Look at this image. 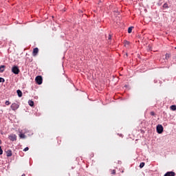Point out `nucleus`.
Here are the masks:
<instances>
[{"mask_svg":"<svg viewBox=\"0 0 176 176\" xmlns=\"http://www.w3.org/2000/svg\"><path fill=\"white\" fill-rule=\"evenodd\" d=\"M12 72L15 75H19L20 73V69L17 66H13L12 68Z\"/></svg>","mask_w":176,"mask_h":176,"instance_id":"1","label":"nucleus"},{"mask_svg":"<svg viewBox=\"0 0 176 176\" xmlns=\"http://www.w3.org/2000/svg\"><path fill=\"white\" fill-rule=\"evenodd\" d=\"M157 133H158V134H162V133H163V126H162V124H158L157 126Z\"/></svg>","mask_w":176,"mask_h":176,"instance_id":"2","label":"nucleus"},{"mask_svg":"<svg viewBox=\"0 0 176 176\" xmlns=\"http://www.w3.org/2000/svg\"><path fill=\"white\" fill-rule=\"evenodd\" d=\"M35 80L38 85H42V80H43L42 76H36Z\"/></svg>","mask_w":176,"mask_h":176,"instance_id":"3","label":"nucleus"},{"mask_svg":"<svg viewBox=\"0 0 176 176\" xmlns=\"http://www.w3.org/2000/svg\"><path fill=\"white\" fill-rule=\"evenodd\" d=\"M19 104H17V103H12L11 104V109H12V111H16V109H19Z\"/></svg>","mask_w":176,"mask_h":176,"instance_id":"4","label":"nucleus"},{"mask_svg":"<svg viewBox=\"0 0 176 176\" xmlns=\"http://www.w3.org/2000/svg\"><path fill=\"white\" fill-rule=\"evenodd\" d=\"M8 138L10 141H17V136L14 134L10 135Z\"/></svg>","mask_w":176,"mask_h":176,"instance_id":"5","label":"nucleus"},{"mask_svg":"<svg viewBox=\"0 0 176 176\" xmlns=\"http://www.w3.org/2000/svg\"><path fill=\"white\" fill-rule=\"evenodd\" d=\"M38 52H39V50L38 49V47L34 48L33 50L32 56H34V57H35L36 56H37Z\"/></svg>","mask_w":176,"mask_h":176,"instance_id":"6","label":"nucleus"},{"mask_svg":"<svg viewBox=\"0 0 176 176\" xmlns=\"http://www.w3.org/2000/svg\"><path fill=\"white\" fill-rule=\"evenodd\" d=\"M7 157H10L13 153H12V150H8L6 151Z\"/></svg>","mask_w":176,"mask_h":176,"instance_id":"7","label":"nucleus"},{"mask_svg":"<svg viewBox=\"0 0 176 176\" xmlns=\"http://www.w3.org/2000/svg\"><path fill=\"white\" fill-rule=\"evenodd\" d=\"M16 93H17V95H18L19 97H23V92H21V91H20V89H18V90L16 91Z\"/></svg>","mask_w":176,"mask_h":176,"instance_id":"8","label":"nucleus"},{"mask_svg":"<svg viewBox=\"0 0 176 176\" xmlns=\"http://www.w3.org/2000/svg\"><path fill=\"white\" fill-rule=\"evenodd\" d=\"M5 71V65L0 66V72H3Z\"/></svg>","mask_w":176,"mask_h":176,"instance_id":"9","label":"nucleus"},{"mask_svg":"<svg viewBox=\"0 0 176 176\" xmlns=\"http://www.w3.org/2000/svg\"><path fill=\"white\" fill-rule=\"evenodd\" d=\"M28 104L30 107H34V101L32 100H29Z\"/></svg>","mask_w":176,"mask_h":176,"instance_id":"10","label":"nucleus"},{"mask_svg":"<svg viewBox=\"0 0 176 176\" xmlns=\"http://www.w3.org/2000/svg\"><path fill=\"white\" fill-rule=\"evenodd\" d=\"M163 8H164L165 9H168V4H167V3H165L163 5Z\"/></svg>","mask_w":176,"mask_h":176,"instance_id":"11","label":"nucleus"},{"mask_svg":"<svg viewBox=\"0 0 176 176\" xmlns=\"http://www.w3.org/2000/svg\"><path fill=\"white\" fill-rule=\"evenodd\" d=\"M133 31V27H130L128 29V33L129 34H131V32Z\"/></svg>","mask_w":176,"mask_h":176,"instance_id":"12","label":"nucleus"},{"mask_svg":"<svg viewBox=\"0 0 176 176\" xmlns=\"http://www.w3.org/2000/svg\"><path fill=\"white\" fill-rule=\"evenodd\" d=\"M170 109H172V111H176V106L175 105L170 106Z\"/></svg>","mask_w":176,"mask_h":176,"instance_id":"13","label":"nucleus"},{"mask_svg":"<svg viewBox=\"0 0 176 176\" xmlns=\"http://www.w3.org/2000/svg\"><path fill=\"white\" fill-rule=\"evenodd\" d=\"M19 137L20 138H25V135L24 133H20Z\"/></svg>","mask_w":176,"mask_h":176,"instance_id":"14","label":"nucleus"},{"mask_svg":"<svg viewBox=\"0 0 176 176\" xmlns=\"http://www.w3.org/2000/svg\"><path fill=\"white\" fill-rule=\"evenodd\" d=\"M165 58H166V60H168V58H170V54H166Z\"/></svg>","mask_w":176,"mask_h":176,"instance_id":"15","label":"nucleus"},{"mask_svg":"<svg viewBox=\"0 0 176 176\" xmlns=\"http://www.w3.org/2000/svg\"><path fill=\"white\" fill-rule=\"evenodd\" d=\"M144 166H145V163H144V162L140 163V168H142V167H144Z\"/></svg>","mask_w":176,"mask_h":176,"instance_id":"16","label":"nucleus"},{"mask_svg":"<svg viewBox=\"0 0 176 176\" xmlns=\"http://www.w3.org/2000/svg\"><path fill=\"white\" fill-rule=\"evenodd\" d=\"M5 82V79L3 78H0V83H3Z\"/></svg>","mask_w":176,"mask_h":176,"instance_id":"17","label":"nucleus"},{"mask_svg":"<svg viewBox=\"0 0 176 176\" xmlns=\"http://www.w3.org/2000/svg\"><path fill=\"white\" fill-rule=\"evenodd\" d=\"M111 174L115 175V174H116V170H111Z\"/></svg>","mask_w":176,"mask_h":176,"instance_id":"18","label":"nucleus"},{"mask_svg":"<svg viewBox=\"0 0 176 176\" xmlns=\"http://www.w3.org/2000/svg\"><path fill=\"white\" fill-rule=\"evenodd\" d=\"M124 45H125V46H127V45H130V42H129V41H125V42H124Z\"/></svg>","mask_w":176,"mask_h":176,"instance_id":"19","label":"nucleus"},{"mask_svg":"<svg viewBox=\"0 0 176 176\" xmlns=\"http://www.w3.org/2000/svg\"><path fill=\"white\" fill-rule=\"evenodd\" d=\"M6 105H10V102H9V100H6Z\"/></svg>","mask_w":176,"mask_h":176,"instance_id":"20","label":"nucleus"},{"mask_svg":"<svg viewBox=\"0 0 176 176\" xmlns=\"http://www.w3.org/2000/svg\"><path fill=\"white\" fill-rule=\"evenodd\" d=\"M3 153V151L2 150V147L0 146V155H2Z\"/></svg>","mask_w":176,"mask_h":176,"instance_id":"21","label":"nucleus"},{"mask_svg":"<svg viewBox=\"0 0 176 176\" xmlns=\"http://www.w3.org/2000/svg\"><path fill=\"white\" fill-rule=\"evenodd\" d=\"M28 147H26V148H25L24 149H23V151H24V152H27V151H28Z\"/></svg>","mask_w":176,"mask_h":176,"instance_id":"22","label":"nucleus"},{"mask_svg":"<svg viewBox=\"0 0 176 176\" xmlns=\"http://www.w3.org/2000/svg\"><path fill=\"white\" fill-rule=\"evenodd\" d=\"M112 38V36L111 34L109 35V39H111Z\"/></svg>","mask_w":176,"mask_h":176,"instance_id":"23","label":"nucleus"},{"mask_svg":"<svg viewBox=\"0 0 176 176\" xmlns=\"http://www.w3.org/2000/svg\"><path fill=\"white\" fill-rule=\"evenodd\" d=\"M151 113L152 116L155 115V113H153V112H151Z\"/></svg>","mask_w":176,"mask_h":176,"instance_id":"24","label":"nucleus"},{"mask_svg":"<svg viewBox=\"0 0 176 176\" xmlns=\"http://www.w3.org/2000/svg\"><path fill=\"white\" fill-rule=\"evenodd\" d=\"M1 142H2L0 140V144H1Z\"/></svg>","mask_w":176,"mask_h":176,"instance_id":"25","label":"nucleus"},{"mask_svg":"<svg viewBox=\"0 0 176 176\" xmlns=\"http://www.w3.org/2000/svg\"><path fill=\"white\" fill-rule=\"evenodd\" d=\"M126 56H127V54H126Z\"/></svg>","mask_w":176,"mask_h":176,"instance_id":"26","label":"nucleus"}]
</instances>
